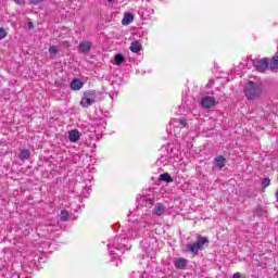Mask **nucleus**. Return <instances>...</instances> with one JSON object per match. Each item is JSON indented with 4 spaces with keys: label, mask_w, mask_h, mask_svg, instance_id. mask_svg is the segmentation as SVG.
<instances>
[{
    "label": "nucleus",
    "mask_w": 278,
    "mask_h": 278,
    "mask_svg": "<svg viewBox=\"0 0 278 278\" xmlns=\"http://www.w3.org/2000/svg\"><path fill=\"white\" fill-rule=\"evenodd\" d=\"M261 186H262L263 189L268 188V186H270V178H264L262 180Z\"/></svg>",
    "instance_id": "obj_19"
},
{
    "label": "nucleus",
    "mask_w": 278,
    "mask_h": 278,
    "mask_svg": "<svg viewBox=\"0 0 278 278\" xmlns=\"http://www.w3.org/2000/svg\"><path fill=\"white\" fill-rule=\"evenodd\" d=\"M45 0H31L33 5H38V3H42Z\"/></svg>",
    "instance_id": "obj_25"
},
{
    "label": "nucleus",
    "mask_w": 278,
    "mask_h": 278,
    "mask_svg": "<svg viewBox=\"0 0 278 278\" xmlns=\"http://www.w3.org/2000/svg\"><path fill=\"white\" fill-rule=\"evenodd\" d=\"M174 266L179 270H184L188 266V261L186 258H178L174 262Z\"/></svg>",
    "instance_id": "obj_8"
},
{
    "label": "nucleus",
    "mask_w": 278,
    "mask_h": 278,
    "mask_svg": "<svg viewBox=\"0 0 278 278\" xmlns=\"http://www.w3.org/2000/svg\"><path fill=\"white\" fill-rule=\"evenodd\" d=\"M212 84H214V81L210 80V83L206 85V87L211 88Z\"/></svg>",
    "instance_id": "obj_30"
},
{
    "label": "nucleus",
    "mask_w": 278,
    "mask_h": 278,
    "mask_svg": "<svg viewBox=\"0 0 278 278\" xmlns=\"http://www.w3.org/2000/svg\"><path fill=\"white\" fill-rule=\"evenodd\" d=\"M160 181H165L166 184H173V177L168 173L160 175Z\"/></svg>",
    "instance_id": "obj_14"
},
{
    "label": "nucleus",
    "mask_w": 278,
    "mask_h": 278,
    "mask_svg": "<svg viewBox=\"0 0 278 278\" xmlns=\"http://www.w3.org/2000/svg\"><path fill=\"white\" fill-rule=\"evenodd\" d=\"M81 138V134L79 130L74 129L68 131V140L70 142H78V140Z\"/></svg>",
    "instance_id": "obj_7"
},
{
    "label": "nucleus",
    "mask_w": 278,
    "mask_h": 278,
    "mask_svg": "<svg viewBox=\"0 0 278 278\" xmlns=\"http://www.w3.org/2000/svg\"><path fill=\"white\" fill-rule=\"evenodd\" d=\"M130 51L132 53H140V51H142V45H140L138 41H132L130 45Z\"/></svg>",
    "instance_id": "obj_11"
},
{
    "label": "nucleus",
    "mask_w": 278,
    "mask_h": 278,
    "mask_svg": "<svg viewBox=\"0 0 278 278\" xmlns=\"http://www.w3.org/2000/svg\"><path fill=\"white\" fill-rule=\"evenodd\" d=\"M61 220L63 223H66V220H68V212L66 211H61Z\"/></svg>",
    "instance_id": "obj_20"
},
{
    "label": "nucleus",
    "mask_w": 278,
    "mask_h": 278,
    "mask_svg": "<svg viewBox=\"0 0 278 278\" xmlns=\"http://www.w3.org/2000/svg\"><path fill=\"white\" fill-rule=\"evenodd\" d=\"M275 197H276V201H277V203H278V190L276 191Z\"/></svg>",
    "instance_id": "obj_31"
},
{
    "label": "nucleus",
    "mask_w": 278,
    "mask_h": 278,
    "mask_svg": "<svg viewBox=\"0 0 278 278\" xmlns=\"http://www.w3.org/2000/svg\"><path fill=\"white\" fill-rule=\"evenodd\" d=\"M198 240L200 241L202 247H205V244H210V240L207 237H199Z\"/></svg>",
    "instance_id": "obj_18"
},
{
    "label": "nucleus",
    "mask_w": 278,
    "mask_h": 278,
    "mask_svg": "<svg viewBox=\"0 0 278 278\" xmlns=\"http://www.w3.org/2000/svg\"><path fill=\"white\" fill-rule=\"evenodd\" d=\"M49 53H51V55H56V53H58V47L51 46V47L49 48Z\"/></svg>",
    "instance_id": "obj_21"
},
{
    "label": "nucleus",
    "mask_w": 278,
    "mask_h": 278,
    "mask_svg": "<svg viewBox=\"0 0 278 278\" xmlns=\"http://www.w3.org/2000/svg\"><path fill=\"white\" fill-rule=\"evenodd\" d=\"M269 64L270 62L267 58L253 61V66L256 68V71H258V73H264V71L268 68Z\"/></svg>",
    "instance_id": "obj_3"
},
{
    "label": "nucleus",
    "mask_w": 278,
    "mask_h": 278,
    "mask_svg": "<svg viewBox=\"0 0 278 278\" xmlns=\"http://www.w3.org/2000/svg\"><path fill=\"white\" fill-rule=\"evenodd\" d=\"M108 1H109V3H114L115 0H108Z\"/></svg>",
    "instance_id": "obj_32"
},
{
    "label": "nucleus",
    "mask_w": 278,
    "mask_h": 278,
    "mask_svg": "<svg viewBox=\"0 0 278 278\" xmlns=\"http://www.w3.org/2000/svg\"><path fill=\"white\" fill-rule=\"evenodd\" d=\"M146 202L148 203V205H153L155 203V199L149 198L146 200Z\"/></svg>",
    "instance_id": "obj_23"
},
{
    "label": "nucleus",
    "mask_w": 278,
    "mask_h": 278,
    "mask_svg": "<svg viewBox=\"0 0 278 278\" xmlns=\"http://www.w3.org/2000/svg\"><path fill=\"white\" fill-rule=\"evenodd\" d=\"M15 3H17V5H23V3H25V0H14Z\"/></svg>",
    "instance_id": "obj_26"
},
{
    "label": "nucleus",
    "mask_w": 278,
    "mask_h": 278,
    "mask_svg": "<svg viewBox=\"0 0 278 278\" xmlns=\"http://www.w3.org/2000/svg\"><path fill=\"white\" fill-rule=\"evenodd\" d=\"M243 92L250 101H255V99H260L262 97V93L264 92V85L262 83H255V81H249Z\"/></svg>",
    "instance_id": "obj_1"
},
{
    "label": "nucleus",
    "mask_w": 278,
    "mask_h": 278,
    "mask_svg": "<svg viewBox=\"0 0 278 278\" xmlns=\"http://www.w3.org/2000/svg\"><path fill=\"white\" fill-rule=\"evenodd\" d=\"M225 162H227V160L223 155L215 157V166L219 169L225 168Z\"/></svg>",
    "instance_id": "obj_12"
},
{
    "label": "nucleus",
    "mask_w": 278,
    "mask_h": 278,
    "mask_svg": "<svg viewBox=\"0 0 278 278\" xmlns=\"http://www.w3.org/2000/svg\"><path fill=\"white\" fill-rule=\"evenodd\" d=\"M153 212L156 216H162L166 212V206L164 204H157Z\"/></svg>",
    "instance_id": "obj_13"
},
{
    "label": "nucleus",
    "mask_w": 278,
    "mask_h": 278,
    "mask_svg": "<svg viewBox=\"0 0 278 278\" xmlns=\"http://www.w3.org/2000/svg\"><path fill=\"white\" fill-rule=\"evenodd\" d=\"M123 62H125V56H123V54H116L115 55V64L117 66H121V64H123Z\"/></svg>",
    "instance_id": "obj_17"
},
{
    "label": "nucleus",
    "mask_w": 278,
    "mask_h": 278,
    "mask_svg": "<svg viewBox=\"0 0 278 278\" xmlns=\"http://www.w3.org/2000/svg\"><path fill=\"white\" fill-rule=\"evenodd\" d=\"M269 66L271 71H278V54L273 58Z\"/></svg>",
    "instance_id": "obj_15"
},
{
    "label": "nucleus",
    "mask_w": 278,
    "mask_h": 278,
    "mask_svg": "<svg viewBox=\"0 0 278 278\" xmlns=\"http://www.w3.org/2000/svg\"><path fill=\"white\" fill-rule=\"evenodd\" d=\"M5 36H8V33L5 31V29L0 28V40H3V38H5Z\"/></svg>",
    "instance_id": "obj_22"
},
{
    "label": "nucleus",
    "mask_w": 278,
    "mask_h": 278,
    "mask_svg": "<svg viewBox=\"0 0 278 278\" xmlns=\"http://www.w3.org/2000/svg\"><path fill=\"white\" fill-rule=\"evenodd\" d=\"M179 125H181V127H186V125H188V122H186V119H180L179 121Z\"/></svg>",
    "instance_id": "obj_24"
},
{
    "label": "nucleus",
    "mask_w": 278,
    "mask_h": 278,
    "mask_svg": "<svg viewBox=\"0 0 278 278\" xmlns=\"http://www.w3.org/2000/svg\"><path fill=\"white\" fill-rule=\"evenodd\" d=\"M71 88L72 90H81V88H84V83L76 78L71 83Z\"/></svg>",
    "instance_id": "obj_10"
},
{
    "label": "nucleus",
    "mask_w": 278,
    "mask_h": 278,
    "mask_svg": "<svg viewBox=\"0 0 278 278\" xmlns=\"http://www.w3.org/2000/svg\"><path fill=\"white\" fill-rule=\"evenodd\" d=\"M97 102V91L94 90H90V91H86L83 94V98L80 100V105L81 108H90V105H92V103Z\"/></svg>",
    "instance_id": "obj_2"
},
{
    "label": "nucleus",
    "mask_w": 278,
    "mask_h": 278,
    "mask_svg": "<svg viewBox=\"0 0 278 278\" xmlns=\"http://www.w3.org/2000/svg\"><path fill=\"white\" fill-rule=\"evenodd\" d=\"M131 23H134V14L125 13L122 20V25H130Z\"/></svg>",
    "instance_id": "obj_9"
},
{
    "label": "nucleus",
    "mask_w": 278,
    "mask_h": 278,
    "mask_svg": "<svg viewBox=\"0 0 278 278\" xmlns=\"http://www.w3.org/2000/svg\"><path fill=\"white\" fill-rule=\"evenodd\" d=\"M31 152L29 150H22L20 153V160H29Z\"/></svg>",
    "instance_id": "obj_16"
},
{
    "label": "nucleus",
    "mask_w": 278,
    "mask_h": 278,
    "mask_svg": "<svg viewBox=\"0 0 278 278\" xmlns=\"http://www.w3.org/2000/svg\"><path fill=\"white\" fill-rule=\"evenodd\" d=\"M232 278H242V274L236 273V274H233Z\"/></svg>",
    "instance_id": "obj_27"
},
{
    "label": "nucleus",
    "mask_w": 278,
    "mask_h": 278,
    "mask_svg": "<svg viewBox=\"0 0 278 278\" xmlns=\"http://www.w3.org/2000/svg\"><path fill=\"white\" fill-rule=\"evenodd\" d=\"M200 249H203V245L200 243L199 240L193 244L187 245V251H189V253H193L194 255L199 253Z\"/></svg>",
    "instance_id": "obj_6"
},
{
    "label": "nucleus",
    "mask_w": 278,
    "mask_h": 278,
    "mask_svg": "<svg viewBox=\"0 0 278 278\" xmlns=\"http://www.w3.org/2000/svg\"><path fill=\"white\" fill-rule=\"evenodd\" d=\"M201 104L204 110H212V108L216 105V99L214 97L205 96L202 98Z\"/></svg>",
    "instance_id": "obj_4"
},
{
    "label": "nucleus",
    "mask_w": 278,
    "mask_h": 278,
    "mask_svg": "<svg viewBox=\"0 0 278 278\" xmlns=\"http://www.w3.org/2000/svg\"><path fill=\"white\" fill-rule=\"evenodd\" d=\"M260 212H262V208H256L255 211L256 216H260Z\"/></svg>",
    "instance_id": "obj_29"
},
{
    "label": "nucleus",
    "mask_w": 278,
    "mask_h": 278,
    "mask_svg": "<svg viewBox=\"0 0 278 278\" xmlns=\"http://www.w3.org/2000/svg\"><path fill=\"white\" fill-rule=\"evenodd\" d=\"M90 49H92V42L90 41H83L78 46V51H80V53H89Z\"/></svg>",
    "instance_id": "obj_5"
},
{
    "label": "nucleus",
    "mask_w": 278,
    "mask_h": 278,
    "mask_svg": "<svg viewBox=\"0 0 278 278\" xmlns=\"http://www.w3.org/2000/svg\"><path fill=\"white\" fill-rule=\"evenodd\" d=\"M28 29H34V23L28 22Z\"/></svg>",
    "instance_id": "obj_28"
}]
</instances>
